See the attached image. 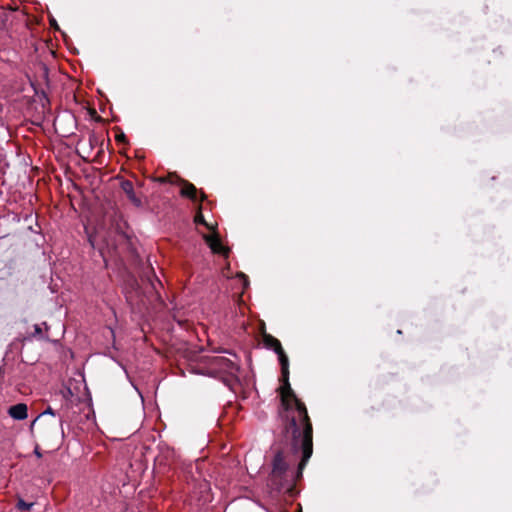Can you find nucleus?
I'll return each instance as SVG.
<instances>
[{
    "instance_id": "obj_1",
    "label": "nucleus",
    "mask_w": 512,
    "mask_h": 512,
    "mask_svg": "<svg viewBox=\"0 0 512 512\" xmlns=\"http://www.w3.org/2000/svg\"><path fill=\"white\" fill-rule=\"evenodd\" d=\"M264 344L273 349L279 358L284 385L281 387V403L285 410V418L289 421L287 432L293 438V447L300 449L302 460L299 468L302 469L312 455V425L310 423L305 405L296 397L288 382V358L278 339L271 335H264Z\"/></svg>"
},
{
    "instance_id": "obj_2",
    "label": "nucleus",
    "mask_w": 512,
    "mask_h": 512,
    "mask_svg": "<svg viewBox=\"0 0 512 512\" xmlns=\"http://www.w3.org/2000/svg\"><path fill=\"white\" fill-rule=\"evenodd\" d=\"M211 366L217 372L229 375H234L238 370L237 363L234 360L222 355L212 357Z\"/></svg>"
},
{
    "instance_id": "obj_3",
    "label": "nucleus",
    "mask_w": 512,
    "mask_h": 512,
    "mask_svg": "<svg viewBox=\"0 0 512 512\" xmlns=\"http://www.w3.org/2000/svg\"><path fill=\"white\" fill-rule=\"evenodd\" d=\"M204 239L214 253H225V248L216 234L204 235Z\"/></svg>"
},
{
    "instance_id": "obj_4",
    "label": "nucleus",
    "mask_w": 512,
    "mask_h": 512,
    "mask_svg": "<svg viewBox=\"0 0 512 512\" xmlns=\"http://www.w3.org/2000/svg\"><path fill=\"white\" fill-rule=\"evenodd\" d=\"M9 415L16 420H23L27 417L26 404L19 403L9 408Z\"/></svg>"
},
{
    "instance_id": "obj_5",
    "label": "nucleus",
    "mask_w": 512,
    "mask_h": 512,
    "mask_svg": "<svg viewBox=\"0 0 512 512\" xmlns=\"http://www.w3.org/2000/svg\"><path fill=\"white\" fill-rule=\"evenodd\" d=\"M121 187L132 203L136 206L141 205V200L135 195L133 184L130 181H124Z\"/></svg>"
},
{
    "instance_id": "obj_6",
    "label": "nucleus",
    "mask_w": 512,
    "mask_h": 512,
    "mask_svg": "<svg viewBox=\"0 0 512 512\" xmlns=\"http://www.w3.org/2000/svg\"><path fill=\"white\" fill-rule=\"evenodd\" d=\"M287 469V465L283 459V456L281 453H278L273 461V474L274 475H281L283 474Z\"/></svg>"
},
{
    "instance_id": "obj_7",
    "label": "nucleus",
    "mask_w": 512,
    "mask_h": 512,
    "mask_svg": "<svg viewBox=\"0 0 512 512\" xmlns=\"http://www.w3.org/2000/svg\"><path fill=\"white\" fill-rule=\"evenodd\" d=\"M196 187L188 182H184L183 187L181 189V194L183 196L189 197L192 200H196Z\"/></svg>"
},
{
    "instance_id": "obj_8",
    "label": "nucleus",
    "mask_w": 512,
    "mask_h": 512,
    "mask_svg": "<svg viewBox=\"0 0 512 512\" xmlns=\"http://www.w3.org/2000/svg\"><path fill=\"white\" fill-rule=\"evenodd\" d=\"M33 506V503H26L24 500L20 499L17 503V508L20 510L29 511Z\"/></svg>"
},
{
    "instance_id": "obj_9",
    "label": "nucleus",
    "mask_w": 512,
    "mask_h": 512,
    "mask_svg": "<svg viewBox=\"0 0 512 512\" xmlns=\"http://www.w3.org/2000/svg\"><path fill=\"white\" fill-rule=\"evenodd\" d=\"M195 222L196 223H201V224H204L207 226V228L209 229H212V226H210L209 224L206 223V221L204 220V217L201 213H197L196 216H195Z\"/></svg>"
},
{
    "instance_id": "obj_10",
    "label": "nucleus",
    "mask_w": 512,
    "mask_h": 512,
    "mask_svg": "<svg viewBox=\"0 0 512 512\" xmlns=\"http://www.w3.org/2000/svg\"><path fill=\"white\" fill-rule=\"evenodd\" d=\"M46 414H50V415H54V412L51 408H48L46 411H44L41 415L38 416L37 419L41 418L42 416L46 415Z\"/></svg>"
},
{
    "instance_id": "obj_11",
    "label": "nucleus",
    "mask_w": 512,
    "mask_h": 512,
    "mask_svg": "<svg viewBox=\"0 0 512 512\" xmlns=\"http://www.w3.org/2000/svg\"><path fill=\"white\" fill-rule=\"evenodd\" d=\"M35 334L41 336L42 335V329L40 325H35Z\"/></svg>"
},
{
    "instance_id": "obj_12",
    "label": "nucleus",
    "mask_w": 512,
    "mask_h": 512,
    "mask_svg": "<svg viewBox=\"0 0 512 512\" xmlns=\"http://www.w3.org/2000/svg\"><path fill=\"white\" fill-rule=\"evenodd\" d=\"M35 454L37 455V457H41V453L40 451L38 450V448L35 449Z\"/></svg>"
}]
</instances>
